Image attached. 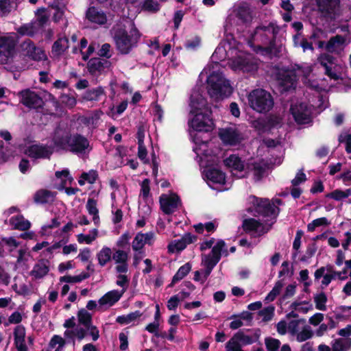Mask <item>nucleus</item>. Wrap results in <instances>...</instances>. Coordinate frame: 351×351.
Segmentation results:
<instances>
[{
  "label": "nucleus",
  "mask_w": 351,
  "mask_h": 351,
  "mask_svg": "<svg viewBox=\"0 0 351 351\" xmlns=\"http://www.w3.org/2000/svg\"><path fill=\"white\" fill-rule=\"evenodd\" d=\"M190 117L189 126L190 128V136L195 143L193 151L200 158L201 165L209 161L208 157L213 162H216L215 156H211L208 152L207 148L209 144L206 141L199 140L196 132H208L213 128V121L210 117L211 111L208 106L206 99L201 95H192L190 102Z\"/></svg>",
  "instance_id": "nucleus-1"
},
{
  "label": "nucleus",
  "mask_w": 351,
  "mask_h": 351,
  "mask_svg": "<svg viewBox=\"0 0 351 351\" xmlns=\"http://www.w3.org/2000/svg\"><path fill=\"white\" fill-rule=\"evenodd\" d=\"M233 43H221L215 50L211 56V69H219L220 62L223 61L227 57L230 60V66L235 71L252 73L257 70L258 61L250 53H246L241 49V46L234 47Z\"/></svg>",
  "instance_id": "nucleus-2"
},
{
  "label": "nucleus",
  "mask_w": 351,
  "mask_h": 351,
  "mask_svg": "<svg viewBox=\"0 0 351 351\" xmlns=\"http://www.w3.org/2000/svg\"><path fill=\"white\" fill-rule=\"evenodd\" d=\"M278 29L273 23L256 29L248 44L258 54L271 58L276 54L274 47V40Z\"/></svg>",
  "instance_id": "nucleus-3"
},
{
  "label": "nucleus",
  "mask_w": 351,
  "mask_h": 351,
  "mask_svg": "<svg viewBox=\"0 0 351 351\" xmlns=\"http://www.w3.org/2000/svg\"><path fill=\"white\" fill-rule=\"evenodd\" d=\"M224 165L230 169L232 175L243 178L252 171L256 180H259L264 175L267 164L261 159L251 158L245 164L237 155L232 154L224 160Z\"/></svg>",
  "instance_id": "nucleus-4"
},
{
  "label": "nucleus",
  "mask_w": 351,
  "mask_h": 351,
  "mask_svg": "<svg viewBox=\"0 0 351 351\" xmlns=\"http://www.w3.org/2000/svg\"><path fill=\"white\" fill-rule=\"evenodd\" d=\"M204 71L208 74L207 88L210 97L220 100L231 95L232 86L221 72L218 69H211L210 66H207Z\"/></svg>",
  "instance_id": "nucleus-5"
},
{
  "label": "nucleus",
  "mask_w": 351,
  "mask_h": 351,
  "mask_svg": "<svg viewBox=\"0 0 351 351\" xmlns=\"http://www.w3.org/2000/svg\"><path fill=\"white\" fill-rule=\"evenodd\" d=\"M53 141L57 151L69 150L76 154H85L90 150L88 141L82 136L69 134L61 130L56 131Z\"/></svg>",
  "instance_id": "nucleus-6"
},
{
  "label": "nucleus",
  "mask_w": 351,
  "mask_h": 351,
  "mask_svg": "<svg viewBox=\"0 0 351 351\" xmlns=\"http://www.w3.org/2000/svg\"><path fill=\"white\" fill-rule=\"evenodd\" d=\"M249 106L255 112L265 114L270 111L274 104L271 95L262 88L250 91L247 97Z\"/></svg>",
  "instance_id": "nucleus-7"
},
{
  "label": "nucleus",
  "mask_w": 351,
  "mask_h": 351,
  "mask_svg": "<svg viewBox=\"0 0 351 351\" xmlns=\"http://www.w3.org/2000/svg\"><path fill=\"white\" fill-rule=\"evenodd\" d=\"M229 12L224 25L225 31L227 33L230 32L231 34V27L234 25L248 23L252 19V11L246 3L241 2L235 4Z\"/></svg>",
  "instance_id": "nucleus-8"
},
{
  "label": "nucleus",
  "mask_w": 351,
  "mask_h": 351,
  "mask_svg": "<svg viewBox=\"0 0 351 351\" xmlns=\"http://www.w3.org/2000/svg\"><path fill=\"white\" fill-rule=\"evenodd\" d=\"M139 38L138 30L130 23L128 29L118 30L114 35V40L118 50L121 53H128L136 45Z\"/></svg>",
  "instance_id": "nucleus-9"
},
{
  "label": "nucleus",
  "mask_w": 351,
  "mask_h": 351,
  "mask_svg": "<svg viewBox=\"0 0 351 351\" xmlns=\"http://www.w3.org/2000/svg\"><path fill=\"white\" fill-rule=\"evenodd\" d=\"M225 245L223 241L218 240L217 244L213 247L211 254L202 257V264L206 267L205 270L201 271L203 275V280H205L210 275L214 267L219 261L221 255H228Z\"/></svg>",
  "instance_id": "nucleus-10"
},
{
  "label": "nucleus",
  "mask_w": 351,
  "mask_h": 351,
  "mask_svg": "<svg viewBox=\"0 0 351 351\" xmlns=\"http://www.w3.org/2000/svg\"><path fill=\"white\" fill-rule=\"evenodd\" d=\"M204 176L208 186L217 191H223L230 188L225 173L217 167H208L204 171Z\"/></svg>",
  "instance_id": "nucleus-11"
},
{
  "label": "nucleus",
  "mask_w": 351,
  "mask_h": 351,
  "mask_svg": "<svg viewBox=\"0 0 351 351\" xmlns=\"http://www.w3.org/2000/svg\"><path fill=\"white\" fill-rule=\"evenodd\" d=\"M219 136L223 144L230 146L238 145L245 138L241 127L237 125H231L219 129Z\"/></svg>",
  "instance_id": "nucleus-12"
},
{
  "label": "nucleus",
  "mask_w": 351,
  "mask_h": 351,
  "mask_svg": "<svg viewBox=\"0 0 351 351\" xmlns=\"http://www.w3.org/2000/svg\"><path fill=\"white\" fill-rule=\"evenodd\" d=\"M15 45V34L14 33L0 34V64L7 63L12 57Z\"/></svg>",
  "instance_id": "nucleus-13"
},
{
  "label": "nucleus",
  "mask_w": 351,
  "mask_h": 351,
  "mask_svg": "<svg viewBox=\"0 0 351 351\" xmlns=\"http://www.w3.org/2000/svg\"><path fill=\"white\" fill-rule=\"evenodd\" d=\"M250 199L254 205V211L264 216L275 215L278 210L276 205L281 204L280 199H275L271 203L267 199H258L254 196L251 197Z\"/></svg>",
  "instance_id": "nucleus-14"
},
{
  "label": "nucleus",
  "mask_w": 351,
  "mask_h": 351,
  "mask_svg": "<svg viewBox=\"0 0 351 351\" xmlns=\"http://www.w3.org/2000/svg\"><path fill=\"white\" fill-rule=\"evenodd\" d=\"M23 152L31 158L45 159L49 158L53 152L58 151L56 149V145L53 141V144L51 145H31L24 149Z\"/></svg>",
  "instance_id": "nucleus-15"
},
{
  "label": "nucleus",
  "mask_w": 351,
  "mask_h": 351,
  "mask_svg": "<svg viewBox=\"0 0 351 351\" xmlns=\"http://www.w3.org/2000/svg\"><path fill=\"white\" fill-rule=\"evenodd\" d=\"M298 73L293 69H279L276 79L283 90L294 88L296 85Z\"/></svg>",
  "instance_id": "nucleus-16"
},
{
  "label": "nucleus",
  "mask_w": 351,
  "mask_h": 351,
  "mask_svg": "<svg viewBox=\"0 0 351 351\" xmlns=\"http://www.w3.org/2000/svg\"><path fill=\"white\" fill-rule=\"evenodd\" d=\"M291 112L295 121L299 124H306L311 121L312 106L307 104H295L291 106Z\"/></svg>",
  "instance_id": "nucleus-17"
},
{
  "label": "nucleus",
  "mask_w": 351,
  "mask_h": 351,
  "mask_svg": "<svg viewBox=\"0 0 351 351\" xmlns=\"http://www.w3.org/2000/svg\"><path fill=\"white\" fill-rule=\"evenodd\" d=\"M159 201L162 211L167 215L175 213L181 206V201L175 193L162 194Z\"/></svg>",
  "instance_id": "nucleus-18"
},
{
  "label": "nucleus",
  "mask_w": 351,
  "mask_h": 351,
  "mask_svg": "<svg viewBox=\"0 0 351 351\" xmlns=\"http://www.w3.org/2000/svg\"><path fill=\"white\" fill-rule=\"evenodd\" d=\"M322 14L330 19H335L339 14V0H316Z\"/></svg>",
  "instance_id": "nucleus-19"
},
{
  "label": "nucleus",
  "mask_w": 351,
  "mask_h": 351,
  "mask_svg": "<svg viewBox=\"0 0 351 351\" xmlns=\"http://www.w3.org/2000/svg\"><path fill=\"white\" fill-rule=\"evenodd\" d=\"M21 102L29 108H38L43 105L42 98L35 92L25 89L19 93Z\"/></svg>",
  "instance_id": "nucleus-20"
},
{
  "label": "nucleus",
  "mask_w": 351,
  "mask_h": 351,
  "mask_svg": "<svg viewBox=\"0 0 351 351\" xmlns=\"http://www.w3.org/2000/svg\"><path fill=\"white\" fill-rule=\"evenodd\" d=\"M154 241L155 234L153 232H138L133 239L132 247L134 251H138L142 250L145 245H153Z\"/></svg>",
  "instance_id": "nucleus-21"
},
{
  "label": "nucleus",
  "mask_w": 351,
  "mask_h": 351,
  "mask_svg": "<svg viewBox=\"0 0 351 351\" xmlns=\"http://www.w3.org/2000/svg\"><path fill=\"white\" fill-rule=\"evenodd\" d=\"M122 296V293L119 292L118 289L108 291L98 300L99 306L100 308H110L115 304Z\"/></svg>",
  "instance_id": "nucleus-22"
},
{
  "label": "nucleus",
  "mask_w": 351,
  "mask_h": 351,
  "mask_svg": "<svg viewBox=\"0 0 351 351\" xmlns=\"http://www.w3.org/2000/svg\"><path fill=\"white\" fill-rule=\"evenodd\" d=\"M346 44V37L337 35L328 40L325 47L328 52L339 54L343 51Z\"/></svg>",
  "instance_id": "nucleus-23"
},
{
  "label": "nucleus",
  "mask_w": 351,
  "mask_h": 351,
  "mask_svg": "<svg viewBox=\"0 0 351 351\" xmlns=\"http://www.w3.org/2000/svg\"><path fill=\"white\" fill-rule=\"evenodd\" d=\"M280 119L277 116H271L267 119V125L265 121L263 119H259L254 121L252 124L254 128L260 132H265L267 130L278 126L280 124Z\"/></svg>",
  "instance_id": "nucleus-24"
},
{
  "label": "nucleus",
  "mask_w": 351,
  "mask_h": 351,
  "mask_svg": "<svg viewBox=\"0 0 351 351\" xmlns=\"http://www.w3.org/2000/svg\"><path fill=\"white\" fill-rule=\"evenodd\" d=\"M193 242L191 234H185L180 239L174 240L168 245L169 253H178L186 248V245Z\"/></svg>",
  "instance_id": "nucleus-25"
},
{
  "label": "nucleus",
  "mask_w": 351,
  "mask_h": 351,
  "mask_svg": "<svg viewBox=\"0 0 351 351\" xmlns=\"http://www.w3.org/2000/svg\"><path fill=\"white\" fill-rule=\"evenodd\" d=\"M14 345L17 351H27L25 343V329L21 326H17L14 331Z\"/></svg>",
  "instance_id": "nucleus-26"
},
{
  "label": "nucleus",
  "mask_w": 351,
  "mask_h": 351,
  "mask_svg": "<svg viewBox=\"0 0 351 351\" xmlns=\"http://www.w3.org/2000/svg\"><path fill=\"white\" fill-rule=\"evenodd\" d=\"M243 228L246 231L258 234H263L268 230V228L263 223L254 219H245L243 222Z\"/></svg>",
  "instance_id": "nucleus-27"
},
{
  "label": "nucleus",
  "mask_w": 351,
  "mask_h": 351,
  "mask_svg": "<svg viewBox=\"0 0 351 351\" xmlns=\"http://www.w3.org/2000/svg\"><path fill=\"white\" fill-rule=\"evenodd\" d=\"M126 195L121 194V198L112 201V221L114 223H119L122 220L123 213L121 207L125 204Z\"/></svg>",
  "instance_id": "nucleus-28"
},
{
  "label": "nucleus",
  "mask_w": 351,
  "mask_h": 351,
  "mask_svg": "<svg viewBox=\"0 0 351 351\" xmlns=\"http://www.w3.org/2000/svg\"><path fill=\"white\" fill-rule=\"evenodd\" d=\"M86 17L92 23L103 25L107 21L106 14L101 10L91 7L86 12Z\"/></svg>",
  "instance_id": "nucleus-29"
},
{
  "label": "nucleus",
  "mask_w": 351,
  "mask_h": 351,
  "mask_svg": "<svg viewBox=\"0 0 351 351\" xmlns=\"http://www.w3.org/2000/svg\"><path fill=\"white\" fill-rule=\"evenodd\" d=\"M23 0H0V16H8L17 10Z\"/></svg>",
  "instance_id": "nucleus-30"
},
{
  "label": "nucleus",
  "mask_w": 351,
  "mask_h": 351,
  "mask_svg": "<svg viewBox=\"0 0 351 351\" xmlns=\"http://www.w3.org/2000/svg\"><path fill=\"white\" fill-rule=\"evenodd\" d=\"M351 197V188L336 189L326 195V197L337 202H343Z\"/></svg>",
  "instance_id": "nucleus-31"
},
{
  "label": "nucleus",
  "mask_w": 351,
  "mask_h": 351,
  "mask_svg": "<svg viewBox=\"0 0 351 351\" xmlns=\"http://www.w3.org/2000/svg\"><path fill=\"white\" fill-rule=\"evenodd\" d=\"M8 223L14 229H17L19 230H27L31 226L30 222L28 220L25 219L21 215H17L16 216L12 217L9 219Z\"/></svg>",
  "instance_id": "nucleus-32"
},
{
  "label": "nucleus",
  "mask_w": 351,
  "mask_h": 351,
  "mask_svg": "<svg viewBox=\"0 0 351 351\" xmlns=\"http://www.w3.org/2000/svg\"><path fill=\"white\" fill-rule=\"evenodd\" d=\"M69 48V40L66 36H60L53 43L51 53L53 56H59Z\"/></svg>",
  "instance_id": "nucleus-33"
},
{
  "label": "nucleus",
  "mask_w": 351,
  "mask_h": 351,
  "mask_svg": "<svg viewBox=\"0 0 351 351\" xmlns=\"http://www.w3.org/2000/svg\"><path fill=\"white\" fill-rule=\"evenodd\" d=\"M86 208L88 214L92 216L94 224L97 227L100 223L99 216V210L97 208V202L95 199L89 198L87 201Z\"/></svg>",
  "instance_id": "nucleus-34"
},
{
  "label": "nucleus",
  "mask_w": 351,
  "mask_h": 351,
  "mask_svg": "<svg viewBox=\"0 0 351 351\" xmlns=\"http://www.w3.org/2000/svg\"><path fill=\"white\" fill-rule=\"evenodd\" d=\"M49 272V266L44 261L37 263L31 271V275L36 279H40L45 276Z\"/></svg>",
  "instance_id": "nucleus-35"
},
{
  "label": "nucleus",
  "mask_w": 351,
  "mask_h": 351,
  "mask_svg": "<svg viewBox=\"0 0 351 351\" xmlns=\"http://www.w3.org/2000/svg\"><path fill=\"white\" fill-rule=\"evenodd\" d=\"M234 340H236L241 346L245 345H250L254 342H256L258 336L254 335L253 336H250L248 335H245L242 332H238L232 337Z\"/></svg>",
  "instance_id": "nucleus-36"
},
{
  "label": "nucleus",
  "mask_w": 351,
  "mask_h": 351,
  "mask_svg": "<svg viewBox=\"0 0 351 351\" xmlns=\"http://www.w3.org/2000/svg\"><path fill=\"white\" fill-rule=\"evenodd\" d=\"M293 311L306 314L313 310V306L309 301H295L291 304Z\"/></svg>",
  "instance_id": "nucleus-37"
},
{
  "label": "nucleus",
  "mask_w": 351,
  "mask_h": 351,
  "mask_svg": "<svg viewBox=\"0 0 351 351\" xmlns=\"http://www.w3.org/2000/svg\"><path fill=\"white\" fill-rule=\"evenodd\" d=\"M98 263L101 267L105 266L112 258V250L107 246H104L97 254Z\"/></svg>",
  "instance_id": "nucleus-38"
},
{
  "label": "nucleus",
  "mask_w": 351,
  "mask_h": 351,
  "mask_svg": "<svg viewBox=\"0 0 351 351\" xmlns=\"http://www.w3.org/2000/svg\"><path fill=\"white\" fill-rule=\"evenodd\" d=\"M53 194L47 190L38 191L34 195V201L38 204H45L53 201Z\"/></svg>",
  "instance_id": "nucleus-39"
},
{
  "label": "nucleus",
  "mask_w": 351,
  "mask_h": 351,
  "mask_svg": "<svg viewBox=\"0 0 351 351\" xmlns=\"http://www.w3.org/2000/svg\"><path fill=\"white\" fill-rule=\"evenodd\" d=\"M327 301L328 298L324 292L317 293L313 295L315 308L319 311H325L327 310Z\"/></svg>",
  "instance_id": "nucleus-40"
},
{
  "label": "nucleus",
  "mask_w": 351,
  "mask_h": 351,
  "mask_svg": "<svg viewBox=\"0 0 351 351\" xmlns=\"http://www.w3.org/2000/svg\"><path fill=\"white\" fill-rule=\"evenodd\" d=\"M344 69V67L341 64H335L332 66L327 67L325 69V73L330 78L335 80L341 78V73Z\"/></svg>",
  "instance_id": "nucleus-41"
},
{
  "label": "nucleus",
  "mask_w": 351,
  "mask_h": 351,
  "mask_svg": "<svg viewBox=\"0 0 351 351\" xmlns=\"http://www.w3.org/2000/svg\"><path fill=\"white\" fill-rule=\"evenodd\" d=\"M98 178L97 172L95 170H90L87 173H83L80 176L78 183L80 186H83L86 182L93 184Z\"/></svg>",
  "instance_id": "nucleus-42"
},
{
  "label": "nucleus",
  "mask_w": 351,
  "mask_h": 351,
  "mask_svg": "<svg viewBox=\"0 0 351 351\" xmlns=\"http://www.w3.org/2000/svg\"><path fill=\"white\" fill-rule=\"evenodd\" d=\"M275 307L274 306H267L258 313V318L263 322H267L272 319L274 315Z\"/></svg>",
  "instance_id": "nucleus-43"
},
{
  "label": "nucleus",
  "mask_w": 351,
  "mask_h": 351,
  "mask_svg": "<svg viewBox=\"0 0 351 351\" xmlns=\"http://www.w3.org/2000/svg\"><path fill=\"white\" fill-rule=\"evenodd\" d=\"M98 236V230L94 228L90 231L88 234H79L77 237V241L80 243L90 244L94 241Z\"/></svg>",
  "instance_id": "nucleus-44"
},
{
  "label": "nucleus",
  "mask_w": 351,
  "mask_h": 351,
  "mask_svg": "<svg viewBox=\"0 0 351 351\" xmlns=\"http://www.w3.org/2000/svg\"><path fill=\"white\" fill-rule=\"evenodd\" d=\"M65 340L59 335H54L50 340L49 349L53 351H63Z\"/></svg>",
  "instance_id": "nucleus-45"
},
{
  "label": "nucleus",
  "mask_w": 351,
  "mask_h": 351,
  "mask_svg": "<svg viewBox=\"0 0 351 351\" xmlns=\"http://www.w3.org/2000/svg\"><path fill=\"white\" fill-rule=\"evenodd\" d=\"M104 94V90L101 87H98L96 88L90 89L86 91L82 98L84 100L87 101H95L98 100L99 97Z\"/></svg>",
  "instance_id": "nucleus-46"
},
{
  "label": "nucleus",
  "mask_w": 351,
  "mask_h": 351,
  "mask_svg": "<svg viewBox=\"0 0 351 351\" xmlns=\"http://www.w3.org/2000/svg\"><path fill=\"white\" fill-rule=\"evenodd\" d=\"M88 278V275L86 273H82L77 276L66 275L61 276L59 279L60 283H77Z\"/></svg>",
  "instance_id": "nucleus-47"
},
{
  "label": "nucleus",
  "mask_w": 351,
  "mask_h": 351,
  "mask_svg": "<svg viewBox=\"0 0 351 351\" xmlns=\"http://www.w3.org/2000/svg\"><path fill=\"white\" fill-rule=\"evenodd\" d=\"M141 316L140 311H136L126 315L118 316L117 322L121 324H128Z\"/></svg>",
  "instance_id": "nucleus-48"
},
{
  "label": "nucleus",
  "mask_w": 351,
  "mask_h": 351,
  "mask_svg": "<svg viewBox=\"0 0 351 351\" xmlns=\"http://www.w3.org/2000/svg\"><path fill=\"white\" fill-rule=\"evenodd\" d=\"M60 223L57 218H53L50 223L45 224L42 226L40 233L42 235H50L53 230L58 228Z\"/></svg>",
  "instance_id": "nucleus-49"
},
{
  "label": "nucleus",
  "mask_w": 351,
  "mask_h": 351,
  "mask_svg": "<svg viewBox=\"0 0 351 351\" xmlns=\"http://www.w3.org/2000/svg\"><path fill=\"white\" fill-rule=\"evenodd\" d=\"M330 221L326 217H320L314 219L313 221L309 223L307 226V230L308 232H313L318 227L328 226L330 225Z\"/></svg>",
  "instance_id": "nucleus-50"
},
{
  "label": "nucleus",
  "mask_w": 351,
  "mask_h": 351,
  "mask_svg": "<svg viewBox=\"0 0 351 351\" xmlns=\"http://www.w3.org/2000/svg\"><path fill=\"white\" fill-rule=\"evenodd\" d=\"M304 326V322L303 320H292L288 324V332L295 337Z\"/></svg>",
  "instance_id": "nucleus-51"
},
{
  "label": "nucleus",
  "mask_w": 351,
  "mask_h": 351,
  "mask_svg": "<svg viewBox=\"0 0 351 351\" xmlns=\"http://www.w3.org/2000/svg\"><path fill=\"white\" fill-rule=\"evenodd\" d=\"M102 68V63L99 58H93L88 62V70L92 75H95L100 72Z\"/></svg>",
  "instance_id": "nucleus-52"
},
{
  "label": "nucleus",
  "mask_w": 351,
  "mask_h": 351,
  "mask_svg": "<svg viewBox=\"0 0 351 351\" xmlns=\"http://www.w3.org/2000/svg\"><path fill=\"white\" fill-rule=\"evenodd\" d=\"M318 61L325 69L337 64L336 59L328 53L321 54L318 58Z\"/></svg>",
  "instance_id": "nucleus-53"
},
{
  "label": "nucleus",
  "mask_w": 351,
  "mask_h": 351,
  "mask_svg": "<svg viewBox=\"0 0 351 351\" xmlns=\"http://www.w3.org/2000/svg\"><path fill=\"white\" fill-rule=\"evenodd\" d=\"M350 346V341L346 339H335L332 344L333 351H346Z\"/></svg>",
  "instance_id": "nucleus-54"
},
{
  "label": "nucleus",
  "mask_w": 351,
  "mask_h": 351,
  "mask_svg": "<svg viewBox=\"0 0 351 351\" xmlns=\"http://www.w3.org/2000/svg\"><path fill=\"white\" fill-rule=\"evenodd\" d=\"M313 335L311 329L308 326L304 325L300 332L295 335L296 339L299 342L309 339Z\"/></svg>",
  "instance_id": "nucleus-55"
},
{
  "label": "nucleus",
  "mask_w": 351,
  "mask_h": 351,
  "mask_svg": "<svg viewBox=\"0 0 351 351\" xmlns=\"http://www.w3.org/2000/svg\"><path fill=\"white\" fill-rule=\"evenodd\" d=\"M21 48L23 55L29 58L30 56H32V53L35 52L36 47L30 40H27L21 44Z\"/></svg>",
  "instance_id": "nucleus-56"
},
{
  "label": "nucleus",
  "mask_w": 351,
  "mask_h": 351,
  "mask_svg": "<svg viewBox=\"0 0 351 351\" xmlns=\"http://www.w3.org/2000/svg\"><path fill=\"white\" fill-rule=\"evenodd\" d=\"M79 322L84 325L85 327L91 324L92 316L85 309H81L77 314Z\"/></svg>",
  "instance_id": "nucleus-57"
},
{
  "label": "nucleus",
  "mask_w": 351,
  "mask_h": 351,
  "mask_svg": "<svg viewBox=\"0 0 351 351\" xmlns=\"http://www.w3.org/2000/svg\"><path fill=\"white\" fill-rule=\"evenodd\" d=\"M129 282L130 280L125 274H119L117 276L116 284L121 288V289H118V291L121 292L122 295H123L127 291L129 286Z\"/></svg>",
  "instance_id": "nucleus-58"
},
{
  "label": "nucleus",
  "mask_w": 351,
  "mask_h": 351,
  "mask_svg": "<svg viewBox=\"0 0 351 351\" xmlns=\"http://www.w3.org/2000/svg\"><path fill=\"white\" fill-rule=\"evenodd\" d=\"M109 184L111 189H112V192L111 193L112 201H115L117 199V193H119L121 195V194L126 195L125 190L124 189L119 188V184L115 180L110 179Z\"/></svg>",
  "instance_id": "nucleus-59"
},
{
  "label": "nucleus",
  "mask_w": 351,
  "mask_h": 351,
  "mask_svg": "<svg viewBox=\"0 0 351 351\" xmlns=\"http://www.w3.org/2000/svg\"><path fill=\"white\" fill-rule=\"evenodd\" d=\"M265 344L267 351H278L280 346V341L273 337H266Z\"/></svg>",
  "instance_id": "nucleus-60"
},
{
  "label": "nucleus",
  "mask_w": 351,
  "mask_h": 351,
  "mask_svg": "<svg viewBox=\"0 0 351 351\" xmlns=\"http://www.w3.org/2000/svg\"><path fill=\"white\" fill-rule=\"evenodd\" d=\"M56 177L60 179L62 184L66 185L70 184L73 180L72 177L69 174V171L67 169L62 171H58L56 172Z\"/></svg>",
  "instance_id": "nucleus-61"
},
{
  "label": "nucleus",
  "mask_w": 351,
  "mask_h": 351,
  "mask_svg": "<svg viewBox=\"0 0 351 351\" xmlns=\"http://www.w3.org/2000/svg\"><path fill=\"white\" fill-rule=\"evenodd\" d=\"M191 270V265L186 263L180 267L177 273L175 274L173 278V282H176L182 280Z\"/></svg>",
  "instance_id": "nucleus-62"
},
{
  "label": "nucleus",
  "mask_w": 351,
  "mask_h": 351,
  "mask_svg": "<svg viewBox=\"0 0 351 351\" xmlns=\"http://www.w3.org/2000/svg\"><path fill=\"white\" fill-rule=\"evenodd\" d=\"M282 286V283L280 281L277 282L272 290L266 296L265 300L267 302L274 301L276 296L280 293Z\"/></svg>",
  "instance_id": "nucleus-63"
},
{
  "label": "nucleus",
  "mask_w": 351,
  "mask_h": 351,
  "mask_svg": "<svg viewBox=\"0 0 351 351\" xmlns=\"http://www.w3.org/2000/svg\"><path fill=\"white\" fill-rule=\"evenodd\" d=\"M241 346L232 337L226 344V351H244Z\"/></svg>",
  "instance_id": "nucleus-64"
}]
</instances>
